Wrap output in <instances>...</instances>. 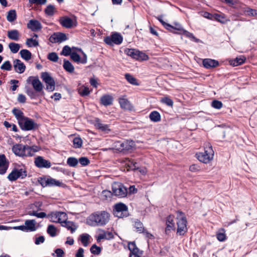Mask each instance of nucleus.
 <instances>
[{
	"label": "nucleus",
	"mask_w": 257,
	"mask_h": 257,
	"mask_svg": "<svg viewBox=\"0 0 257 257\" xmlns=\"http://www.w3.org/2000/svg\"><path fill=\"white\" fill-rule=\"evenodd\" d=\"M26 44L28 47H37L39 46L38 36L35 34L33 37L27 40Z\"/></svg>",
	"instance_id": "a878e982"
},
{
	"label": "nucleus",
	"mask_w": 257,
	"mask_h": 257,
	"mask_svg": "<svg viewBox=\"0 0 257 257\" xmlns=\"http://www.w3.org/2000/svg\"><path fill=\"white\" fill-rule=\"evenodd\" d=\"M54 9L55 8L53 6L49 5L45 10V13L48 16H52L54 14Z\"/></svg>",
	"instance_id": "6e6d98bb"
},
{
	"label": "nucleus",
	"mask_w": 257,
	"mask_h": 257,
	"mask_svg": "<svg viewBox=\"0 0 257 257\" xmlns=\"http://www.w3.org/2000/svg\"><path fill=\"white\" fill-rule=\"evenodd\" d=\"M67 164L70 167H75L78 164V160L75 157H69L67 160Z\"/></svg>",
	"instance_id": "c03bdc74"
},
{
	"label": "nucleus",
	"mask_w": 257,
	"mask_h": 257,
	"mask_svg": "<svg viewBox=\"0 0 257 257\" xmlns=\"http://www.w3.org/2000/svg\"><path fill=\"white\" fill-rule=\"evenodd\" d=\"M202 65L206 69H212L219 65V62L216 60L205 58L202 60Z\"/></svg>",
	"instance_id": "2eb2a0df"
},
{
	"label": "nucleus",
	"mask_w": 257,
	"mask_h": 257,
	"mask_svg": "<svg viewBox=\"0 0 257 257\" xmlns=\"http://www.w3.org/2000/svg\"><path fill=\"white\" fill-rule=\"evenodd\" d=\"M76 257H84V249L83 248L80 247L77 251L76 254Z\"/></svg>",
	"instance_id": "774afa93"
},
{
	"label": "nucleus",
	"mask_w": 257,
	"mask_h": 257,
	"mask_svg": "<svg viewBox=\"0 0 257 257\" xmlns=\"http://www.w3.org/2000/svg\"><path fill=\"white\" fill-rule=\"evenodd\" d=\"M198 160L204 164L209 163L213 159L214 151L212 146L209 143H207L204 146L203 152H200L196 154Z\"/></svg>",
	"instance_id": "20e7f679"
},
{
	"label": "nucleus",
	"mask_w": 257,
	"mask_h": 257,
	"mask_svg": "<svg viewBox=\"0 0 257 257\" xmlns=\"http://www.w3.org/2000/svg\"><path fill=\"white\" fill-rule=\"evenodd\" d=\"M41 78L46 84V89L49 91H53L55 89V81L48 72H43Z\"/></svg>",
	"instance_id": "1a4fd4ad"
},
{
	"label": "nucleus",
	"mask_w": 257,
	"mask_h": 257,
	"mask_svg": "<svg viewBox=\"0 0 257 257\" xmlns=\"http://www.w3.org/2000/svg\"><path fill=\"white\" fill-rule=\"evenodd\" d=\"M171 29H167L170 32L175 34H180L182 32H183L184 29L182 26L178 23H175L174 25H171Z\"/></svg>",
	"instance_id": "473e14b6"
},
{
	"label": "nucleus",
	"mask_w": 257,
	"mask_h": 257,
	"mask_svg": "<svg viewBox=\"0 0 257 257\" xmlns=\"http://www.w3.org/2000/svg\"><path fill=\"white\" fill-rule=\"evenodd\" d=\"M35 165L39 168H49L51 167V162L47 160L44 159L42 157L38 156L35 159Z\"/></svg>",
	"instance_id": "ddd939ff"
},
{
	"label": "nucleus",
	"mask_w": 257,
	"mask_h": 257,
	"mask_svg": "<svg viewBox=\"0 0 257 257\" xmlns=\"http://www.w3.org/2000/svg\"><path fill=\"white\" fill-rule=\"evenodd\" d=\"M247 14L249 16L257 17V10L254 9H248L246 11Z\"/></svg>",
	"instance_id": "338daca9"
},
{
	"label": "nucleus",
	"mask_w": 257,
	"mask_h": 257,
	"mask_svg": "<svg viewBox=\"0 0 257 257\" xmlns=\"http://www.w3.org/2000/svg\"><path fill=\"white\" fill-rule=\"evenodd\" d=\"M78 93L81 96H86L89 94L90 91L89 88L84 85L81 86L78 89Z\"/></svg>",
	"instance_id": "79ce46f5"
},
{
	"label": "nucleus",
	"mask_w": 257,
	"mask_h": 257,
	"mask_svg": "<svg viewBox=\"0 0 257 257\" xmlns=\"http://www.w3.org/2000/svg\"><path fill=\"white\" fill-rule=\"evenodd\" d=\"M119 103L120 105V107L124 109L130 110L132 109V105H131L130 102L126 98H119Z\"/></svg>",
	"instance_id": "c756f323"
},
{
	"label": "nucleus",
	"mask_w": 257,
	"mask_h": 257,
	"mask_svg": "<svg viewBox=\"0 0 257 257\" xmlns=\"http://www.w3.org/2000/svg\"><path fill=\"white\" fill-rule=\"evenodd\" d=\"M90 236L87 233H83L80 235V239L84 246H87Z\"/></svg>",
	"instance_id": "58836bf2"
},
{
	"label": "nucleus",
	"mask_w": 257,
	"mask_h": 257,
	"mask_svg": "<svg viewBox=\"0 0 257 257\" xmlns=\"http://www.w3.org/2000/svg\"><path fill=\"white\" fill-rule=\"evenodd\" d=\"M78 227V225L76 223L65 219V228L71 233L75 232Z\"/></svg>",
	"instance_id": "7c9ffc66"
},
{
	"label": "nucleus",
	"mask_w": 257,
	"mask_h": 257,
	"mask_svg": "<svg viewBox=\"0 0 257 257\" xmlns=\"http://www.w3.org/2000/svg\"><path fill=\"white\" fill-rule=\"evenodd\" d=\"M78 160V162L82 166H86L90 163L89 160L85 157H80Z\"/></svg>",
	"instance_id": "5fc2aeb1"
},
{
	"label": "nucleus",
	"mask_w": 257,
	"mask_h": 257,
	"mask_svg": "<svg viewBox=\"0 0 257 257\" xmlns=\"http://www.w3.org/2000/svg\"><path fill=\"white\" fill-rule=\"evenodd\" d=\"M180 34H182L185 35L186 37L190 38V39L196 42H200V40L197 38H196L193 34L191 33H190L185 30L184 29L183 32H182V33Z\"/></svg>",
	"instance_id": "09e8293b"
},
{
	"label": "nucleus",
	"mask_w": 257,
	"mask_h": 257,
	"mask_svg": "<svg viewBox=\"0 0 257 257\" xmlns=\"http://www.w3.org/2000/svg\"><path fill=\"white\" fill-rule=\"evenodd\" d=\"M77 25V19L74 15L65 16V28L72 29Z\"/></svg>",
	"instance_id": "dca6fc26"
},
{
	"label": "nucleus",
	"mask_w": 257,
	"mask_h": 257,
	"mask_svg": "<svg viewBox=\"0 0 257 257\" xmlns=\"http://www.w3.org/2000/svg\"><path fill=\"white\" fill-rule=\"evenodd\" d=\"M110 214L105 211L94 212L86 220L87 224L91 226H104L109 220Z\"/></svg>",
	"instance_id": "f257e3e1"
},
{
	"label": "nucleus",
	"mask_w": 257,
	"mask_h": 257,
	"mask_svg": "<svg viewBox=\"0 0 257 257\" xmlns=\"http://www.w3.org/2000/svg\"><path fill=\"white\" fill-rule=\"evenodd\" d=\"M135 143L132 140H125L123 142H118L115 147L116 150L119 152H125L133 149Z\"/></svg>",
	"instance_id": "6e6552de"
},
{
	"label": "nucleus",
	"mask_w": 257,
	"mask_h": 257,
	"mask_svg": "<svg viewBox=\"0 0 257 257\" xmlns=\"http://www.w3.org/2000/svg\"><path fill=\"white\" fill-rule=\"evenodd\" d=\"M127 165L130 168L133 170H137L139 169L138 163L134 160H129Z\"/></svg>",
	"instance_id": "bf43d9fd"
},
{
	"label": "nucleus",
	"mask_w": 257,
	"mask_h": 257,
	"mask_svg": "<svg viewBox=\"0 0 257 257\" xmlns=\"http://www.w3.org/2000/svg\"><path fill=\"white\" fill-rule=\"evenodd\" d=\"M112 194L120 198L124 197L127 194V190L122 184L115 183L112 187Z\"/></svg>",
	"instance_id": "0eeeda50"
},
{
	"label": "nucleus",
	"mask_w": 257,
	"mask_h": 257,
	"mask_svg": "<svg viewBox=\"0 0 257 257\" xmlns=\"http://www.w3.org/2000/svg\"><path fill=\"white\" fill-rule=\"evenodd\" d=\"M19 123L22 128L26 131H30L37 127V124L32 119L25 117Z\"/></svg>",
	"instance_id": "9b49d317"
},
{
	"label": "nucleus",
	"mask_w": 257,
	"mask_h": 257,
	"mask_svg": "<svg viewBox=\"0 0 257 257\" xmlns=\"http://www.w3.org/2000/svg\"><path fill=\"white\" fill-rule=\"evenodd\" d=\"M70 58L72 60L77 63L85 64L87 62V56L85 54H83V57L81 58L77 53L72 52L70 54Z\"/></svg>",
	"instance_id": "a211bd4d"
},
{
	"label": "nucleus",
	"mask_w": 257,
	"mask_h": 257,
	"mask_svg": "<svg viewBox=\"0 0 257 257\" xmlns=\"http://www.w3.org/2000/svg\"><path fill=\"white\" fill-rule=\"evenodd\" d=\"M20 54L21 57L26 60H29L31 58V53L27 49H22Z\"/></svg>",
	"instance_id": "a18cd8bd"
},
{
	"label": "nucleus",
	"mask_w": 257,
	"mask_h": 257,
	"mask_svg": "<svg viewBox=\"0 0 257 257\" xmlns=\"http://www.w3.org/2000/svg\"><path fill=\"white\" fill-rule=\"evenodd\" d=\"M101 231L102 233H100L97 237V242L100 241L101 239L110 240L113 238L114 236L111 232L105 231L103 230H101Z\"/></svg>",
	"instance_id": "5701e85b"
},
{
	"label": "nucleus",
	"mask_w": 257,
	"mask_h": 257,
	"mask_svg": "<svg viewBox=\"0 0 257 257\" xmlns=\"http://www.w3.org/2000/svg\"><path fill=\"white\" fill-rule=\"evenodd\" d=\"M113 100V97L110 95H104L100 98V103L105 106L110 105L112 104Z\"/></svg>",
	"instance_id": "393cba45"
},
{
	"label": "nucleus",
	"mask_w": 257,
	"mask_h": 257,
	"mask_svg": "<svg viewBox=\"0 0 257 257\" xmlns=\"http://www.w3.org/2000/svg\"><path fill=\"white\" fill-rule=\"evenodd\" d=\"M149 118L153 122H159L161 120V115L157 111H153L150 113Z\"/></svg>",
	"instance_id": "4c0bfd02"
},
{
	"label": "nucleus",
	"mask_w": 257,
	"mask_h": 257,
	"mask_svg": "<svg viewBox=\"0 0 257 257\" xmlns=\"http://www.w3.org/2000/svg\"><path fill=\"white\" fill-rule=\"evenodd\" d=\"M217 239L220 241H224L226 239V235L224 232H219L216 234Z\"/></svg>",
	"instance_id": "e2e57ef3"
},
{
	"label": "nucleus",
	"mask_w": 257,
	"mask_h": 257,
	"mask_svg": "<svg viewBox=\"0 0 257 257\" xmlns=\"http://www.w3.org/2000/svg\"><path fill=\"white\" fill-rule=\"evenodd\" d=\"M125 78L131 84L138 86L139 83L138 82L137 79L134 77L132 75L126 73L125 74Z\"/></svg>",
	"instance_id": "ea45409f"
},
{
	"label": "nucleus",
	"mask_w": 257,
	"mask_h": 257,
	"mask_svg": "<svg viewBox=\"0 0 257 257\" xmlns=\"http://www.w3.org/2000/svg\"><path fill=\"white\" fill-rule=\"evenodd\" d=\"M27 27L33 31H37L42 29V25L38 21L31 20L28 23Z\"/></svg>",
	"instance_id": "412c9836"
},
{
	"label": "nucleus",
	"mask_w": 257,
	"mask_h": 257,
	"mask_svg": "<svg viewBox=\"0 0 257 257\" xmlns=\"http://www.w3.org/2000/svg\"><path fill=\"white\" fill-rule=\"evenodd\" d=\"M134 227L136 229V231L140 233H142L145 229L143 223L138 219L133 220Z\"/></svg>",
	"instance_id": "f704fd0d"
},
{
	"label": "nucleus",
	"mask_w": 257,
	"mask_h": 257,
	"mask_svg": "<svg viewBox=\"0 0 257 257\" xmlns=\"http://www.w3.org/2000/svg\"><path fill=\"white\" fill-rule=\"evenodd\" d=\"M31 4L44 5L46 3L47 0H29Z\"/></svg>",
	"instance_id": "69168bd1"
},
{
	"label": "nucleus",
	"mask_w": 257,
	"mask_h": 257,
	"mask_svg": "<svg viewBox=\"0 0 257 257\" xmlns=\"http://www.w3.org/2000/svg\"><path fill=\"white\" fill-rule=\"evenodd\" d=\"M63 214V212H53L49 215V217L51 221L60 223L62 226H64V220H62L61 218V216Z\"/></svg>",
	"instance_id": "f3484780"
},
{
	"label": "nucleus",
	"mask_w": 257,
	"mask_h": 257,
	"mask_svg": "<svg viewBox=\"0 0 257 257\" xmlns=\"http://www.w3.org/2000/svg\"><path fill=\"white\" fill-rule=\"evenodd\" d=\"M161 102L169 106L172 107L173 105V100L169 97H164L161 98Z\"/></svg>",
	"instance_id": "3c124183"
},
{
	"label": "nucleus",
	"mask_w": 257,
	"mask_h": 257,
	"mask_svg": "<svg viewBox=\"0 0 257 257\" xmlns=\"http://www.w3.org/2000/svg\"><path fill=\"white\" fill-rule=\"evenodd\" d=\"M8 37L11 40L17 41L19 39L20 34L17 30H10L8 32Z\"/></svg>",
	"instance_id": "c9c22d12"
},
{
	"label": "nucleus",
	"mask_w": 257,
	"mask_h": 257,
	"mask_svg": "<svg viewBox=\"0 0 257 257\" xmlns=\"http://www.w3.org/2000/svg\"><path fill=\"white\" fill-rule=\"evenodd\" d=\"M31 84L35 90L37 92H41L43 89V85L38 78H33L31 81Z\"/></svg>",
	"instance_id": "2f4dec72"
},
{
	"label": "nucleus",
	"mask_w": 257,
	"mask_h": 257,
	"mask_svg": "<svg viewBox=\"0 0 257 257\" xmlns=\"http://www.w3.org/2000/svg\"><path fill=\"white\" fill-rule=\"evenodd\" d=\"M123 37L118 33H113L110 36L104 38L105 43L110 46H113V44L119 45L122 42Z\"/></svg>",
	"instance_id": "423d86ee"
},
{
	"label": "nucleus",
	"mask_w": 257,
	"mask_h": 257,
	"mask_svg": "<svg viewBox=\"0 0 257 257\" xmlns=\"http://www.w3.org/2000/svg\"><path fill=\"white\" fill-rule=\"evenodd\" d=\"M27 176V172L23 169H14L8 176V179L11 181H15L19 178H24Z\"/></svg>",
	"instance_id": "9d476101"
},
{
	"label": "nucleus",
	"mask_w": 257,
	"mask_h": 257,
	"mask_svg": "<svg viewBox=\"0 0 257 257\" xmlns=\"http://www.w3.org/2000/svg\"><path fill=\"white\" fill-rule=\"evenodd\" d=\"M176 212L177 213V233L180 235H184L188 230L187 218L185 213L182 211L177 210Z\"/></svg>",
	"instance_id": "7ed1b4c3"
},
{
	"label": "nucleus",
	"mask_w": 257,
	"mask_h": 257,
	"mask_svg": "<svg viewBox=\"0 0 257 257\" xmlns=\"http://www.w3.org/2000/svg\"><path fill=\"white\" fill-rule=\"evenodd\" d=\"M48 58L53 62H56L58 60V57L56 53H51L48 56Z\"/></svg>",
	"instance_id": "680f3d73"
},
{
	"label": "nucleus",
	"mask_w": 257,
	"mask_h": 257,
	"mask_svg": "<svg viewBox=\"0 0 257 257\" xmlns=\"http://www.w3.org/2000/svg\"><path fill=\"white\" fill-rule=\"evenodd\" d=\"M113 211L118 212L123 211V213H124V215H128V211L127 209V206L123 203H119L116 204L114 206V208Z\"/></svg>",
	"instance_id": "c85d7f7f"
},
{
	"label": "nucleus",
	"mask_w": 257,
	"mask_h": 257,
	"mask_svg": "<svg viewBox=\"0 0 257 257\" xmlns=\"http://www.w3.org/2000/svg\"><path fill=\"white\" fill-rule=\"evenodd\" d=\"M64 254V251L61 248H57L55 250L54 253H52V255L54 256H56L57 257H62Z\"/></svg>",
	"instance_id": "052dcab7"
},
{
	"label": "nucleus",
	"mask_w": 257,
	"mask_h": 257,
	"mask_svg": "<svg viewBox=\"0 0 257 257\" xmlns=\"http://www.w3.org/2000/svg\"><path fill=\"white\" fill-rule=\"evenodd\" d=\"M12 112L18 119L19 123L21 121L20 120H22L25 117L23 112L18 108H14L12 110Z\"/></svg>",
	"instance_id": "e433bc0d"
},
{
	"label": "nucleus",
	"mask_w": 257,
	"mask_h": 257,
	"mask_svg": "<svg viewBox=\"0 0 257 257\" xmlns=\"http://www.w3.org/2000/svg\"><path fill=\"white\" fill-rule=\"evenodd\" d=\"M213 20H215L221 23H224L226 21V19L224 15L218 14H213Z\"/></svg>",
	"instance_id": "de8ad7c7"
},
{
	"label": "nucleus",
	"mask_w": 257,
	"mask_h": 257,
	"mask_svg": "<svg viewBox=\"0 0 257 257\" xmlns=\"http://www.w3.org/2000/svg\"><path fill=\"white\" fill-rule=\"evenodd\" d=\"M26 92L27 94L31 98V99H36L39 97L38 93L39 92H37L35 90V89H33L32 88H28L26 89Z\"/></svg>",
	"instance_id": "a19ab883"
},
{
	"label": "nucleus",
	"mask_w": 257,
	"mask_h": 257,
	"mask_svg": "<svg viewBox=\"0 0 257 257\" xmlns=\"http://www.w3.org/2000/svg\"><path fill=\"white\" fill-rule=\"evenodd\" d=\"M91 253L95 255L99 254L101 252V248L96 244H93L90 249Z\"/></svg>",
	"instance_id": "8fccbe9b"
},
{
	"label": "nucleus",
	"mask_w": 257,
	"mask_h": 257,
	"mask_svg": "<svg viewBox=\"0 0 257 257\" xmlns=\"http://www.w3.org/2000/svg\"><path fill=\"white\" fill-rule=\"evenodd\" d=\"M14 67L15 71L19 73H23L26 69L24 64L18 59L14 60Z\"/></svg>",
	"instance_id": "4be33fe9"
},
{
	"label": "nucleus",
	"mask_w": 257,
	"mask_h": 257,
	"mask_svg": "<svg viewBox=\"0 0 257 257\" xmlns=\"http://www.w3.org/2000/svg\"><path fill=\"white\" fill-rule=\"evenodd\" d=\"M9 166V161L4 154L0 155V174H5Z\"/></svg>",
	"instance_id": "4468645a"
},
{
	"label": "nucleus",
	"mask_w": 257,
	"mask_h": 257,
	"mask_svg": "<svg viewBox=\"0 0 257 257\" xmlns=\"http://www.w3.org/2000/svg\"><path fill=\"white\" fill-rule=\"evenodd\" d=\"M128 248L130 251V255L132 256L140 255L143 251L140 250L137 246L135 242H131L128 244Z\"/></svg>",
	"instance_id": "aec40b11"
},
{
	"label": "nucleus",
	"mask_w": 257,
	"mask_h": 257,
	"mask_svg": "<svg viewBox=\"0 0 257 257\" xmlns=\"http://www.w3.org/2000/svg\"><path fill=\"white\" fill-rule=\"evenodd\" d=\"M1 68L3 70L10 71L12 69V65L9 61H5L1 66Z\"/></svg>",
	"instance_id": "13d9d810"
},
{
	"label": "nucleus",
	"mask_w": 257,
	"mask_h": 257,
	"mask_svg": "<svg viewBox=\"0 0 257 257\" xmlns=\"http://www.w3.org/2000/svg\"><path fill=\"white\" fill-rule=\"evenodd\" d=\"M200 169V166L197 164H192L189 167V170L192 172H198Z\"/></svg>",
	"instance_id": "0e129e2a"
},
{
	"label": "nucleus",
	"mask_w": 257,
	"mask_h": 257,
	"mask_svg": "<svg viewBox=\"0 0 257 257\" xmlns=\"http://www.w3.org/2000/svg\"><path fill=\"white\" fill-rule=\"evenodd\" d=\"M222 103L219 100H214L212 101L211 106L214 108L219 109L222 107Z\"/></svg>",
	"instance_id": "864d4df0"
},
{
	"label": "nucleus",
	"mask_w": 257,
	"mask_h": 257,
	"mask_svg": "<svg viewBox=\"0 0 257 257\" xmlns=\"http://www.w3.org/2000/svg\"><path fill=\"white\" fill-rule=\"evenodd\" d=\"M175 216L173 215H169L167 216L166 220V227L165 228V233L169 235L171 230H175V225L174 222Z\"/></svg>",
	"instance_id": "f8f14e48"
},
{
	"label": "nucleus",
	"mask_w": 257,
	"mask_h": 257,
	"mask_svg": "<svg viewBox=\"0 0 257 257\" xmlns=\"http://www.w3.org/2000/svg\"><path fill=\"white\" fill-rule=\"evenodd\" d=\"M82 140L80 137H75L73 140V145L74 148H80L82 145Z\"/></svg>",
	"instance_id": "49530a36"
},
{
	"label": "nucleus",
	"mask_w": 257,
	"mask_h": 257,
	"mask_svg": "<svg viewBox=\"0 0 257 257\" xmlns=\"http://www.w3.org/2000/svg\"><path fill=\"white\" fill-rule=\"evenodd\" d=\"M124 53L134 59L139 61L147 60L148 56L145 53L140 51L138 49H125Z\"/></svg>",
	"instance_id": "39448f33"
},
{
	"label": "nucleus",
	"mask_w": 257,
	"mask_h": 257,
	"mask_svg": "<svg viewBox=\"0 0 257 257\" xmlns=\"http://www.w3.org/2000/svg\"><path fill=\"white\" fill-rule=\"evenodd\" d=\"M95 126L102 132L108 133L110 131V130L109 128V125L101 123L98 118H97L95 120Z\"/></svg>",
	"instance_id": "bb28decb"
},
{
	"label": "nucleus",
	"mask_w": 257,
	"mask_h": 257,
	"mask_svg": "<svg viewBox=\"0 0 257 257\" xmlns=\"http://www.w3.org/2000/svg\"><path fill=\"white\" fill-rule=\"evenodd\" d=\"M47 233L51 236H54L56 235V228L53 225H49L47 228Z\"/></svg>",
	"instance_id": "4d7b16f0"
},
{
	"label": "nucleus",
	"mask_w": 257,
	"mask_h": 257,
	"mask_svg": "<svg viewBox=\"0 0 257 257\" xmlns=\"http://www.w3.org/2000/svg\"><path fill=\"white\" fill-rule=\"evenodd\" d=\"M36 221L34 219L26 220L25 222L26 231H34L36 230Z\"/></svg>",
	"instance_id": "b1692460"
},
{
	"label": "nucleus",
	"mask_w": 257,
	"mask_h": 257,
	"mask_svg": "<svg viewBox=\"0 0 257 257\" xmlns=\"http://www.w3.org/2000/svg\"><path fill=\"white\" fill-rule=\"evenodd\" d=\"M13 152L17 156L21 157L33 156L35 153L39 151L37 146L30 147L22 144H16L12 148Z\"/></svg>",
	"instance_id": "f03ea898"
},
{
	"label": "nucleus",
	"mask_w": 257,
	"mask_h": 257,
	"mask_svg": "<svg viewBox=\"0 0 257 257\" xmlns=\"http://www.w3.org/2000/svg\"><path fill=\"white\" fill-rule=\"evenodd\" d=\"M246 58L244 56L236 57L234 59L229 60V64L232 66H237L242 64L245 60Z\"/></svg>",
	"instance_id": "cd10ccee"
},
{
	"label": "nucleus",
	"mask_w": 257,
	"mask_h": 257,
	"mask_svg": "<svg viewBox=\"0 0 257 257\" xmlns=\"http://www.w3.org/2000/svg\"><path fill=\"white\" fill-rule=\"evenodd\" d=\"M49 41L52 43H60L64 41V34L60 32L54 33L49 38Z\"/></svg>",
	"instance_id": "6ab92c4d"
},
{
	"label": "nucleus",
	"mask_w": 257,
	"mask_h": 257,
	"mask_svg": "<svg viewBox=\"0 0 257 257\" xmlns=\"http://www.w3.org/2000/svg\"><path fill=\"white\" fill-rule=\"evenodd\" d=\"M17 18L16 12L15 10H10L9 11L7 19V20L10 22H14Z\"/></svg>",
	"instance_id": "37998d69"
},
{
	"label": "nucleus",
	"mask_w": 257,
	"mask_h": 257,
	"mask_svg": "<svg viewBox=\"0 0 257 257\" xmlns=\"http://www.w3.org/2000/svg\"><path fill=\"white\" fill-rule=\"evenodd\" d=\"M74 67L73 65L69 61L65 60V71L72 73L74 72Z\"/></svg>",
	"instance_id": "603ef678"
},
{
	"label": "nucleus",
	"mask_w": 257,
	"mask_h": 257,
	"mask_svg": "<svg viewBox=\"0 0 257 257\" xmlns=\"http://www.w3.org/2000/svg\"><path fill=\"white\" fill-rule=\"evenodd\" d=\"M42 185L44 186H58L60 185V183L53 178H48L45 180L44 182H42Z\"/></svg>",
	"instance_id": "72a5a7b5"
}]
</instances>
